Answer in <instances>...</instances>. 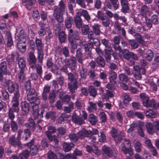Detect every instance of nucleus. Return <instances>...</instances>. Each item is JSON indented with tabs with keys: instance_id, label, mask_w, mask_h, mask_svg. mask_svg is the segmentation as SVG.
Here are the masks:
<instances>
[{
	"instance_id": "nucleus-1",
	"label": "nucleus",
	"mask_w": 159,
	"mask_h": 159,
	"mask_svg": "<svg viewBox=\"0 0 159 159\" xmlns=\"http://www.w3.org/2000/svg\"><path fill=\"white\" fill-rule=\"evenodd\" d=\"M26 38V35L24 34V30H20V33L15 37L16 40L17 41V48L21 53H24L26 50V45H23L22 43H25Z\"/></svg>"
},
{
	"instance_id": "nucleus-2",
	"label": "nucleus",
	"mask_w": 159,
	"mask_h": 159,
	"mask_svg": "<svg viewBox=\"0 0 159 159\" xmlns=\"http://www.w3.org/2000/svg\"><path fill=\"white\" fill-rule=\"evenodd\" d=\"M27 99L30 103V105L33 106L34 110L37 109L39 107V104L40 102V99L37 97L35 90L30 89L27 94Z\"/></svg>"
},
{
	"instance_id": "nucleus-3",
	"label": "nucleus",
	"mask_w": 159,
	"mask_h": 159,
	"mask_svg": "<svg viewBox=\"0 0 159 159\" xmlns=\"http://www.w3.org/2000/svg\"><path fill=\"white\" fill-rule=\"evenodd\" d=\"M35 43L38 52V60L39 63H42L44 55L43 52L44 44L41 39L37 38H36Z\"/></svg>"
},
{
	"instance_id": "nucleus-4",
	"label": "nucleus",
	"mask_w": 159,
	"mask_h": 159,
	"mask_svg": "<svg viewBox=\"0 0 159 159\" xmlns=\"http://www.w3.org/2000/svg\"><path fill=\"white\" fill-rule=\"evenodd\" d=\"M120 16L117 13H115L113 15V17H114L115 20H116L114 24L115 28L117 30L118 34L119 35H121L125 39H127L126 31L124 28L121 27L118 21L119 20Z\"/></svg>"
},
{
	"instance_id": "nucleus-5",
	"label": "nucleus",
	"mask_w": 159,
	"mask_h": 159,
	"mask_svg": "<svg viewBox=\"0 0 159 159\" xmlns=\"http://www.w3.org/2000/svg\"><path fill=\"white\" fill-rule=\"evenodd\" d=\"M96 17L100 20L101 23L103 26L107 27L109 26L110 23L109 19L102 11H98Z\"/></svg>"
},
{
	"instance_id": "nucleus-6",
	"label": "nucleus",
	"mask_w": 159,
	"mask_h": 159,
	"mask_svg": "<svg viewBox=\"0 0 159 159\" xmlns=\"http://www.w3.org/2000/svg\"><path fill=\"white\" fill-rule=\"evenodd\" d=\"M7 89L10 93H14V95H19L20 92L18 89V85L17 84L13 83L10 80L7 82Z\"/></svg>"
},
{
	"instance_id": "nucleus-7",
	"label": "nucleus",
	"mask_w": 159,
	"mask_h": 159,
	"mask_svg": "<svg viewBox=\"0 0 159 159\" xmlns=\"http://www.w3.org/2000/svg\"><path fill=\"white\" fill-rule=\"evenodd\" d=\"M68 40L75 41L80 39V36L79 33L77 31L73 32L72 29L68 30Z\"/></svg>"
},
{
	"instance_id": "nucleus-8",
	"label": "nucleus",
	"mask_w": 159,
	"mask_h": 159,
	"mask_svg": "<svg viewBox=\"0 0 159 159\" xmlns=\"http://www.w3.org/2000/svg\"><path fill=\"white\" fill-rule=\"evenodd\" d=\"M29 57L28 58L30 65L29 68L34 69L35 68L36 62L37 61L36 57L32 52H30L29 54Z\"/></svg>"
},
{
	"instance_id": "nucleus-9",
	"label": "nucleus",
	"mask_w": 159,
	"mask_h": 159,
	"mask_svg": "<svg viewBox=\"0 0 159 159\" xmlns=\"http://www.w3.org/2000/svg\"><path fill=\"white\" fill-rule=\"evenodd\" d=\"M20 94L14 95L11 101L12 107L11 108L15 109L16 111H19V106L20 102Z\"/></svg>"
},
{
	"instance_id": "nucleus-10",
	"label": "nucleus",
	"mask_w": 159,
	"mask_h": 159,
	"mask_svg": "<svg viewBox=\"0 0 159 159\" xmlns=\"http://www.w3.org/2000/svg\"><path fill=\"white\" fill-rule=\"evenodd\" d=\"M8 142L10 145L15 147L17 146L20 147L22 146L20 140L16 138L15 135H12L10 137Z\"/></svg>"
},
{
	"instance_id": "nucleus-11",
	"label": "nucleus",
	"mask_w": 159,
	"mask_h": 159,
	"mask_svg": "<svg viewBox=\"0 0 159 159\" xmlns=\"http://www.w3.org/2000/svg\"><path fill=\"white\" fill-rule=\"evenodd\" d=\"M56 132V129L55 127L52 126H49L48 127V130L45 131V134L47 137L50 142L53 140V136L52 134Z\"/></svg>"
},
{
	"instance_id": "nucleus-12",
	"label": "nucleus",
	"mask_w": 159,
	"mask_h": 159,
	"mask_svg": "<svg viewBox=\"0 0 159 159\" xmlns=\"http://www.w3.org/2000/svg\"><path fill=\"white\" fill-rule=\"evenodd\" d=\"M75 56L78 62L81 64H83V61L85 59L89 58L88 57L84 58L83 57L82 49L81 48H79L77 50Z\"/></svg>"
},
{
	"instance_id": "nucleus-13",
	"label": "nucleus",
	"mask_w": 159,
	"mask_h": 159,
	"mask_svg": "<svg viewBox=\"0 0 159 159\" xmlns=\"http://www.w3.org/2000/svg\"><path fill=\"white\" fill-rule=\"evenodd\" d=\"M144 106L148 107H151L154 109H156L159 110V103L156 102L154 99H152L150 101H148L147 102L144 103Z\"/></svg>"
},
{
	"instance_id": "nucleus-14",
	"label": "nucleus",
	"mask_w": 159,
	"mask_h": 159,
	"mask_svg": "<svg viewBox=\"0 0 159 159\" xmlns=\"http://www.w3.org/2000/svg\"><path fill=\"white\" fill-rule=\"evenodd\" d=\"M140 12L141 16L147 19L148 16H149V9L146 5H143L141 6Z\"/></svg>"
},
{
	"instance_id": "nucleus-15",
	"label": "nucleus",
	"mask_w": 159,
	"mask_h": 159,
	"mask_svg": "<svg viewBox=\"0 0 159 159\" xmlns=\"http://www.w3.org/2000/svg\"><path fill=\"white\" fill-rule=\"evenodd\" d=\"M54 7V11L64 13L66 8V4L63 0H61L59 2L58 6H55Z\"/></svg>"
},
{
	"instance_id": "nucleus-16",
	"label": "nucleus",
	"mask_w": 159,
	"mask_h": 159,
	"mask_svg": "<svg viewBox=\"0 0 159 159\" xmlns=\"http://www.w3.org/2000/svg\"><path fill=\"white\" fill-rule=\"evenodd\" d=\"M91 134V132L90 130H87L84 129H82L77 133L79 139H83L86 137H90Z\"/></svg>"
},
{
	"instance_id": "nucleus-17",
	"label": "nucleus",
	"mask_w": 159,
	"mask_h": 159,
	"mask_svg": "<svg viewBox=\"0 0 159 159\" xmlns=\"http://www.w3.org/2000/svg\"><path fill=\"white\" fill-rule=\"evenodd\" d=\"M20 58L19 57V53L16 51H14L11 52V55H8L6 57V60L9 63L13 62L16 59L17 60Z\"/></svg>"
},
{
	"instance_id": "nucleus-18",
	"label": "nucleus",
	"mask_w": 159,
	"mask_h": 159,
	"mask_svg": "<svg viewBox=\"0 0 159 159\" xmlns=\"http://www.w3.org/2000/svg\"><path fill=\"white\" fill-rule=\"evenodd\" d=\"M56 51L59 54L62 53L66 57L68 56L69 55V49L66 46L62 48L59 46L57 47L56 49Z\"/></svg>"
},
{
	"instance_id": "nucleus-19",
	"label": "nucleus",
	"mask_w": 159,
	"mask_h": 159,
	"mask_svg": "<svg viewBox=\"0 0 159 159\" xmlns=\"http://www.w3.org/2000/svg\"><path fill=\"white\" fill-rule=\"evenodd\" d=\"M48 28L50 27L48 26H46L44 22L42 23L40 25L39 29L38 31V34L41 37L44 36L46 34V31L47 32Z\"/></svg>"
},
{
	"instance_id": "nucleus-20",
	"label": "nucleus",
	"mask_w": 159,
	"mask_h": 159,
	"mask_svg": "<svg viewBox=\"0 0 159 159\" xmlns=\"http://www.w3.org/2000/svg\"><path fill=\"white\" fill-rule=\"evenodd\" d=\"M103 155L106 157H111L114 155V153L111 148L104 145L102 147Z\"/></svg>"
},
{
	"instance_id": "nucleus-21",
	"label": "nucleus",
	"mask_w": 159,
	"mask_h": 159,
	"mask_svg": "<svg viewBox=\"0 0 159 159\" xmlns=\"http://www.w3.org/2000/svg\"><path fill=\"white\" fill-rule=\"evenodd\" d=\"M93 47V42L90 41H88V44H84V48L85 52H88V55L89 57H91L92 53L91 52V49Z\"/></svg>"
},
{
	"instance_id": "nucleus-22",
	"label": "nucleus",
	"mask_w": 159,
	"mask_h": 159,
	"mask_svg": "<svg viewBox=\"0 0 159 159\" xmlns=\"http://www.w3.org/2000/svg\"><path fill=\"white\" fill-rule=\"evenodd\" d=\"M23 130V133L22 135L21 139L24 141H27L31 135L30 129L25 128Z\"/></svg>"
},
{
	"instance_id": "nucleus-23",
	"label": "nucleus",
	"mask_w": 159,
	"mask_h": 159,
	"mask_svg": "<svg viewBox=\"0 0 159 159\" xmlns=\"http://www.w3.org/2000/svg\"><path fill=\"white\" fill-rule=\"evenodd\" d=\"M121 5L122 8L121 10V12L126 13L129 9V3L127 0H120Z\"/></svg>"
},
{
	"instance_id": "nucleus-24",
	"label": "nucleus",
	"mask_w": 159,
	"mask_h": 159,
	"mask_svg": "<svg viewBox=\"0 0 159 159\" xmlns=\"http://www.w3.org/2000/svg\"><path fill=\"white\" fill-rule=\"evenodd\" d=\"M133 149L131 147L126 148L124 144H122L121 146V151L125 155L128 154L130 156L133 155Z\"/></svg>"
},
{
	"instance_id": "nucleus-25",
	"label": "nucleus",
	"mask_w": 159,
	"mask_h": 159,
	"mask_svg": "<svg viewBox=\"0 0 159 159\" xmlns=\"http://www.w3.org/2000/svg\"><path fill=\"white\" fill-rule=\"evenodd\" d=\"M57 93L53 90L49 94L48 100L50 104H52L56 101L57 96Z\"/></svg>"
},
{
	"instance_id": "nucleus-26",
	"label": "nucleus",
	"mask_w": 159,
	"mask_h": 159,
	"mask_svg": "<svg viewBox=\"0 0 159 159\" xmlns=\"http://www.w3.org/2000/svg\"><path fill=\"white\" fill-rule=\"evenodd\" d=\"M30 106H31L30 103H28L25 101L22 102L21 103V109L26 114L29 112Z\"/></svg>"
},
{
	"instance_id": "nucleus-27",
	"label": "nucleus",
	"mask_w": 159,
	"mask_h": 159,
	"mask_svg": "<svg viewBox=\"0 0 159 159\" xmlns=\"http://www.w3.org/2000/svg\"><path fill=\"white\" fill-rule=\"evenodd\" d=\"M28 121L29 122V123H25L24 124V126L25 128H28L32 130H34L36 126L34 120L31 118H29L28 119Z\"/></svg>"
},
{
	"instance_id": "nucleus-28",
	"label": "nucleus",
	"mask_w": 159,
	"mask_h": 159,
	"mask_svg": "<svg viewBox=\"0 0 159 159\" xmlns=\"http://www.w3.org/2000/svg\"><path fill=\"white\" fill-rule=\"evenodd\" d=\"M34 142V139H32L30 142L27 143L26 144L28 147H29L30 152L33 151L32 152L33 153H36L38 151V147L37 146H34V148L33 145Z\"/></svg>"
},
{
	"instance_id": "nucleus-29",
	"label": "nucleus",
	"mask_w": 159,
	"mask_h": 159,
	"mask_svg": "<svg viewBox=\"0 0 159 159\" xmlns=\"http://www.w3.org/2000/svg\"><path fill=\"white\" fill-rule=\"evenodd\" d=\"M74 22L76 27L80 29L82 26V19L80 17L77 15L74 18Z\"/></svg>"
},
{
	"instance_id": "nucleus-30",
	"label": "nucleus",
	"mask_w": 159,
	"mask_h": 159,
	"mask_svg": "<svg viewBox=\"0 0 159 159\" xmlns=\"http://www.w3.org/2000/svg\"><path fill=\"white\" fill-rule=\"evenodd\" d=\"M104 57L107 63H110L111 60V55L112 50L111 48L105 49Z\"/></svg>"
},
{
	"instance_id": "nucleus-31",
	"label": "nucleus",
	"mask_w": 159,
	"mask_h": 159,
	"mask_svg": "<svg viewBox=\"0 0 159 159\" xmlns=\"http://www.w3.org/2000/svg\"><path fill=\"white\" fill-rule=\"evenodd\" d=\"M77 15L83 16L84 19L88 21L90 19V17L88 13V11L86 10H82V11L77 12Z\"/></svg>"
},
{
	"instance_id": "nucleus-32",
	"label": "nucleus",
	"mask_w": 159,
	"mask_h": 159,
	"mask_svg": "<svg viewBox=\"0 0 159 159\" xmlns=\"http://www.w3.org/2000/svg\"><path fill=\"white\" fill-rule=\"evenodd\" d=\"M72 120L75 123L79 125H81L83 123L84 120L83 118L79 116L76 114H74L72 117Z\"/></svg>"
},
{
	"instance_id": "nucleus-33",
	"label": "nucleus",
	"mask_w": 159,
	"mask_h": 159,
	"mask_svg": "<svg viewBox=\"0 0 159 159\" xmlns=\"http://www.w3.org/2000/svg\"><path fill=\"white\" fill-rule=\"evenodd\" d=\"M145 127L148 133L150 134H152L156 132V129L154 126L152 124L147 123L145 125Z\"/></svg>"
},
{
	"instance_id": "nucleus-34",
	"label": "nucleus",
	"mask_w": 159,
	"mask_h": 159,
	"mask_svg": "<svg viewBox=\"0 0 159 159\" xmlns=\"http://www.w3.org/2000/svg\"><path fill=\"white\" fill-rule=\"evenodd\" d=\"M5 38L7 41V47H11L13 44V41L11 37V34L9 32H7L5 34Z\"/></svg>"
},
{
	"instance_id": "nucleus-35",
	"label": "nucleus",
	"mask_w": 159,
	"mask_h": 159,
	"mask_svg": "<svg viewBox=\"0 0 159 159\" xmlns=\"http://www.w3.org/2000/svg\"><path fill=\"white\" fill-rule=\"evenodd\" d=\"M109 74L110 75L109 79L110 82L112 83V84H116L115 79L117 77L116 73L114 71L111 70L109 72Z\"/></svg>"
},
{
	"instance_id": "nucleus-36",
	"label": "nucleus",
	"mask_w": 159,
	"mask_h": 159,
	"mask_svg": "<svg viewBox=\"0 0 159 159\" xmlns=\"http://www.w3.org/2000/svg\"><path fill=\"white\" fill-rule=\"evenodd\" d=\"M75 147V144L72 143H63V149L65 152H68L70 151L72 148Z\"/></svg>"
},
{
	"instance_id": "nucleus-37",
	"label": "nucleus",
	"mask_w": 159,
	"mask_h": 159,
	"mask_svg": "<svg viewBox=\"0 0 159 159\" xmlns=\"http://www.w3.org/2000/svg\"><path fill=\"white\" fill-rule=\"evenodd\" d=\"M72 18L70 16L67 17L65 20V25L66 28L69 29H70L72 25Z\"/></svg>"
},
{
	"instance_id": "nucleus-38",
	"label": "nucleus",
	"mask_w": 159,
	"mask_h": 159,
	"mask_svg": "<svg viewBox=\"0 0 159 159\" xmlns=\"http://www.w3.org/2000/svg\"><path fill=\"white\" fill-rule=\"evenodd\" d=\"M121 96L123 98L124 104L125 105H128L131 101V98L128 94L126 93H122Z\"/></svg>"
},
{
	"instance_id": "nucleus-39",
	"label": "nucleus",
	"mask_w": 159,
	"mask_h": 159,
	"mask_svg": "<svg viewBox=\"0 0 159 159\" xmlns=\"http://www.w3.org/2000/svg\"><path fill=\"white\" fill-rule=\"evenodd\" d=\"M68 88L70 91L72 93L75 92V90L77 88V82L76 80L71 82L68 84Z\"/></svg>"
},
{
	"instance_id": "nucleus-40",
	"label": "nucleus",
	"mask_w": 159,
	"mask_h": 159,
	"mask_svg": "<svg viewBox=\"0 0 159 159\" xmlns=\"http://www.w3.org/2000/svg\"><path fill=\"white\" fill-rule=\"evenodd\" d=\"M46 66L48 69L54 67L55 70H58V68L56 64H54L52 58H49L47 60Z\"/></svg>"
},
{
	"instance_id": "nucleus-41",
	"label": "nucleus",
	"mask_w": 159,
	"mask_h": 159,
	"mask_svg": "<svg viewBox=\"0 0 159 159\" xmlns=\"http://www.w3.org/2000/svg\"><path fill=\"white\" fill-rule=\"evenodd\" d=\"M55 15V18L59 23H61L63 21V13L57 11H54Z\"/></svg>"
},
{
	"instance_id": "nucleus-42",
	"label": "nucleus",
	"mask_w": 159,
	"mask_h": 159,
	"mask_svg": "<svg viewBox=\"0 0 159 159\" xmlns=\"http://www.w3.org/2000/svg\"><path fill=\"white\" fill-rule=\"evenodd\" d=\"M89 121L92 125H95L98 121L97 117L93 114H90L89 115Z\"/></svg>"
},
{
	"instance_id": "nucleus-43",
	"label": "nucleus",
	"mask_w": 159,
	"mask_h": 159,
	"mask_svg": "<svg viewBox=\"0 0 159 159\" xmlns=\"http://www.w3.org/2000/svg\"><path fill=\"white\" fill-rule=\"evenodd\" d=\"M31 15L33 19L35 21H38L40 18L39 12L37 10H33Z\"/></svg>"
},
{
	"instance_id": "nucleus-44",
	"label": "nucleus",
	"mask_w": 159,
	"mask_h": 159,
	"mask_svg": "<svg viewBox=\"0 0 159 159\" xmlns=\"http://www.w3.org/2000/svg\"><path fill=\"white\" fill-rule=\"evenodd\" d=\"M92 28L95 34L97 35H98L101 33V31L100 29V26L98 24L96 23L94 24V25L92 26Z\"/></svg>"
},
{
	"instance_id": "nucleus-45",
	"label": "nucleus",
	"mask_w": 159,
	"mask_h": 159,
	"mask_svg": "<svg viewBox=\"0 0 159 159\" xmlns=\"http://www.w3.org/2000/svg\"><path fill=\"white\" fill-rule=\"evenodd\" d=\"M122 54L123 57L126 60H129L130 57V53L128 50L126 49L122 50L120 52Z\"/></svg>"
},
{
	"instance_id": "nucleus-46",
	"label": "nucleus",
	"mask_w": 159,
	"mask_h": 159,
	"mask_svg": "<svg viewBox=\"0 0 159 159\" xmlns=\"http://www.w3.org/2000/svg\"><path fill=\"white\" fill-rule=\"evenodd\" d=\"M18 61L19 66L20 70L24 69L26 66V63L24 59L22 57H20Z\"/></svg>"
},
{
	"instance_id": "nucleus-47",
	"label": "nucleus",
	"mask_w": 159,
	"mask_h": 159,
	"mask_svg": "<svg viewBox=\"0 0 159 159\" xmlns=\"http://www.w3.org/2000/svg\"><path fill=\"white\" fill-rule=\"evenodd\" d=\"M146 58L148 61H151L153 58V54L152 51L150 50H148L146 53Z\"/></svg>"
},
{
	"instance_id": "nucleus-48",
	"label": "nucleus",
	"mask_w": 159,
	"mask_h": 159,
	"mask_svg": "<svg viewBox=\"0 0 159 159\" xmlns=\"http://www.w3.org/2000/svg\"><path fill=\"white\" fill-rule=\"evenodd\" d=\"M46 119H48L51 118L52 120L56 118V112L53 111H50L47 112L45 115Z\"/></svg>"
},
{
	"instance_id": "nucleus-49",
	"label": "nucleus",
	"mask_w": 159,
	"mask_h": 159,
	"mask_svg": "<svg viewBox=\"0 0 159 159\" xmlns=\"http://www.w3.org/2000/svg\"><path fill=\"white\" fill-rule=\"evenodd\" d=\"M18 111H16L15 109L13 108H10L9 110L8 116L9 118L11 120V121L14 120H13L15 118V115L14 114V112L18 113Z\"/></svg>"
},
{
	"instance_id": "nucleus-50",
	"label": "nucleus",
	"mask_w": 159,
	"mask_h": 159,
	"mask_svg": "<svg viewBox=\"0 0 159 159\" xmlns=\"http://www.w3.org/2000/svg\"><path fill=\"white\" fill-rule=\"evenodd\" d=\"M10 125L11 131L13 132H16L18 129V125L14 120L11 121Z\"/></svg>"
},
{
	"instance_id": "nucleus-51",
	"label": "nucleus",
	"mask_w": 159,
	"mask_h": 159,
	"mask_svg": "<svg viewBox=\"0 0 159 159\" xmlns=\"http://www.w3.org/2000/svg\"><path fill=\"white\" fill-rule=\"evenodd\" d=\"M89 106H88L87 110L89 111H92V110H96L97 109L96 104L92 102H89Z\"/></svg>"
},
{
	"instance_id": "nucleus-52",
	"label": "nucleus",
	"mask_w": 159,
	"mask_h": 159,
	"mask_svg": "<svg viewBox=\"0 0 159 159\" xmlns=\"http://www.w3.org/2000/svg\"><path fill=\"white\" fill-rule=\"evenodd\" d=\"M29 155V151L28 150H26L23 151L20 153L19 156L20 159H26Z\"/></svg>"
},
{
	"instance_id": "nucleus-53",
	"label": "nucleus",
	"mask_w": 159,
	"mask_h": 159,
	"mask_svg": "<svg viewBox=\"0 0 159 159\" xmlns=\"http://www.w3.org/2000/svg\"><path fill=\"white\" fill-rule=\"evenodd\" d=\"M148 81L150 87L151 89L153 92L156 91L157 89V86L155 84L153 80L148 79Z\"/></svg>"
},
{
	"instance_id": "nucleus-54",
	"label": "nucleus",
	"mask_w": 159,
	"mask_h": 159,
	"mask_svg": "<svg viewBox=\"0 0 159 159\" xmlns=\"http://www.w3.org/2000/svg\"><path fill=\"white\" fill-rule=\"evenodd\" d=\"M58 38L60 42L61 43H64L66 38V35L65 33L63 31L59 32L58 34Z\"/></svg>"
},
{
	"instance_id": "nucleus-55",
	"label": "nucleus",
	"mask_w": 159,
	"mask_h": 159,
	"mask_svg": "<svg viewBox=\"0 0 159 159\" xmlns=\"http://www.w3.org/2000/svg\"><path fill=\"white\" fill-rule=\"evenodd\" d=\"M89 92L90 95L93 98H95L97 94V90L93 86L89 87Z\"/></svg>"
},
{
	"instance_id": "nucleus-56",
	"label": "nucleus",
	"mask_w": 159,
	"mask_h": 159,
	"mask_svg": "<svg viewBox=\"0 0 159 159\" xmlns=\"http://www.w3.org/2000/svg\"><path fill=\"white\" fill-rule=\"evenodd\" d=\"M96 61L99 66L101 67H103L105 65L104 59L102 57L99 56L96 59Z\"/></svg>"
},
{
	"instance_id": "nucleus-57",
	"label": "nucleus",
	"mask_w": 159,
	"mask_h": 159,
	"mask_svg": "<svg viewBox=\"0 0 159 159\" xmlns=\"http://www.w3.org/2000/svg\"><path fill=\"white\" fill-rule=\"evenodd\" d=\"M47 34L45 37V39L47 42H49L51 39L53 37V34L52 33V30L50 28H47Z\"/></svg>"
},
{
	"instance_id": "nucleus-58",
	"label": "nucleus",
	"mask_w": 159,
	"mask_h": 159,
	"mask_svg": "<svg viewBox=\"0 0 159 159\" xmlns=\"http://www.w3.org/2000/svg\"><path fill=\"white\" fill-rule=\"evenodd\" d=\"M150 19L153 24L156 25L159 24V18L157 15L155 14L153 15Z\"/></svg>"
},
{
	"instance_id": "nucleus-59",
	"label": "nucleus",
	"mask_w": 159,
	"mask_h": 159,
	"mask_svg": "<svg viewBox=\"0 0 159 159\" xmlns=\"http://www.w3.org/2000/svg\"><path fill=\"white\" fill-rule=\"evenodd\" d=\"M69 137L70 140L75 143L78 141L79 138L77 135L75 133H71L69 134Z\"/></svg>"
},
{
	"instance_id": "nucleus-60",
	"label": "nucleus",
	"mask_w": 159,
	"mask_h": 159,
	"mask_svg": "<svg viewBox=\"0 0 159 159\" xmlns=\"http://www.w3.org/2000/svg\"><path fill=\"white\" fill-rule=\"evenodd\" d=\"M18 77L20 82L22 83L25 79V74L24 70H20L18 74Z\"/></svg>"
},
{
	"instance_id": "nucleus-61",
	"label": "nucleus",
	"mask_w": 159,
	"mask_h": 159,
	"mask_svg": "<svg viewBox=\"0 0 159 159\" xmlns=\"http://www.w3.org/2000/svg\"><path fill=\"white\" fill-rule=\"evenodd\" d=\"M140 98L143 102V105L145 102H147L149 100L148 98L145 93H142L139 94Z\"/></svg>"
},
{
	"instance_id": "nucleus-62",
	"label": "nucleus",
	"mask_w": 159,
	"mask_h": 159,
	"mask_svg": "<svg viewBox=\"0 0 159 159\" xmlns=\"http://www.w3.org/2000/svg\"><path fill=\"white\" fill-rule=\"evenodd\" d=\"M99 116L101 122L104 123L107 121V116L106 114L104 112H100Z\"/></svg>"
},
{
	"instance_id": "nucleus-63",
	"label": "nucleus",
	"mask_w": 159,
	"mask_h": 159,
	"mask_svg": "<svg viewBox=\"0 0 159 159\" xmlns=\"http://www.w3.org/2000/svg\"><path fill=\"white\" fill-rule=\"evenodd\" d=\"M134 147L136 151L137 152H140L141 150L142 145L139 141H136L134 143Z\"/></svg>"
},
{
	"instance_id": "nucleus-64",
	"label": "nucleus",
	"mask_w": 159,
	"mask_h": 159,
	"mask_svg": "<svg viewBox=\"0 0 159 159\" xmlns=\"http://www.w3.org/2000/svg\"><path fill=\"white\" fill-rule=\"evenodd\" d=\"M101 43L105 46V49L111 48L110 47V43L108 40L105 38L102 39L101 40Z\"/></svg>"
}]
</instances>
